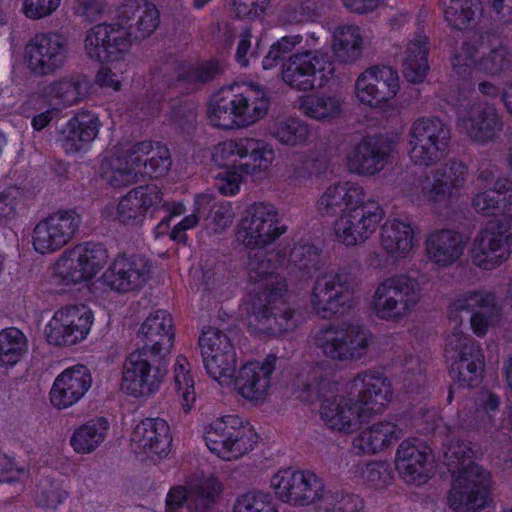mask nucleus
<instances>
[{
	"label": "nucleus",
	"mask_w": 512,
	"mask_h": 512,
	"mask_svg": "<svg viewBox=\"0 0 512 512\" xmlns=\"http://www.w3.org/2000/svg\"><path fill=\"white\" fill-rule=\"evenodd\" d=\"M334 74V65L327 53L321 50L297 52L282 64L283 82L298 91L321 88Z\"/></svg>",
	"instance_id": "nucleus-12"
},
{
	"label": "nucleus",
	"mask_w": 512,
	"mask_h": 512,
	"mask_svg": "<svg viewBox=\"0 0 512 512\" xmlns=\"http://www.w3.org/2000/svg\"><path fill=\"white\" fill-rule=\"evenodd\" d=\"M68 56V38L59 32L37 33L24 47L27 68L37 76H49L61 70Z\"/></svg>",
	"instance_id": "nucleus-16"
},
{
	"label": "nucleus",
	"mask_w": 512,
	"mask_h": 512,
	"mask_svg": "<svg viewBox=\"0 0 512 512\" xmlns=\"http://www.w3.org/2000/svg\"><path fill=\"white\" fill-rule=\"evenodd\" d=\"M427 458L425 448L410 440H404L399 445L396 456V467L404 481L417 484L425 482L428 476Z\"/></svg>",
	"instance_id": "nucleus-43"
},
{
	"label": "nucleus",
	"mask_w": 512,
	"mask_h": 512,
	"mask_svg": "<svg viewBox=\"0 0 512 512\" xmlns=\"http://www.w3.org/2000/svg\"><path fill=\"white\" fill-rule=\"evenodd\" d=\"M233 106L229 88H222L211 101L207 110V117L211 125L222 129L238 127V120Z\"/></svg>",
	"instance_id": "nucleus-50"
},
{
	"label": "nucleus",
	"mask_w": 512,
	"mask_h": 512,
	"mask_svg": "<svg viewBox=\"0 0 512 512\" xmlns=\"http://www.w3.org/2000/svg\"><path fill=\"white\" fill-rule=\"evenodd\" d=\"M99 128L100 122L96 115L78 114L61 129L58 142L66 154L85 152L97 137Z\"/></svg>",
	"instance_id": "nucleus-34"
},
{
	"label": "nucleus",
	"mask_w": 512,
	"mask_h": 512,
	"mask_svg": "<svg viewBox=\"0 0 512 512\" xmlns=\"http://www.w3.org/2000/svg\"><path fill=\"white\" fill-rule=\"evenodd\" d=\"M130 49V33L119 23H101L85 33L84 51L93 61H115Z\"/></svg>",
	"instance_id": "nucleus-21"
},
{
	"label": "nucleus",
	"mask_w": 512,
	"mask_h": 512,
	"mask_svg": "<svg viewBox=\"0 0 512 512\" xmlns=\"http://www.w3.org/2000/svg\"><path fill=\"white\" fill-rule=\"evenodd\" d=\"M473 456L474 451L468 441L452 438L445 445V463L453 475L474 463L472 461Z\"/></svg>",
	"instance_id": "nucleus-60"
},
{
	"label": "nucleus",
	"mask_w": 512,
	"mask_h": 512,
	"mask_svg": "<svg viewBox=\"0 0 512 512\" xmlns=\"http://www.w3.org/2000/svg\"><path fill=\"white\" fill-rule=\"evenodd\" d=\"M379 243L382 250L395 261L406 259L416 247L414 229L405 221L388 220L381 227Z\"/></svg>",
	"instance_id": "nucleus-38"
},
{
	"label": "nucleus",
	"mask_w": 512,
	"mask_h": 512,
	"mask_svg": "<svg viewBox=\"0 0 512 512\" xmlns=\"http://www.w3.org/2000/svg\"><path fill=\"white\" fill-rule=\"evenodd\" d=\"M391 151V145L383 140L373 137L362 138L347 152L346 168L357 176H375L387 165Z\"/></svg>",
	"instance_id": "nucleus-25"
},
{
	"label": "nucleus",
	"mask_w": 512,
	"mask_h": 512,
	"mask_svg": "<svg viewBox=\"0 0 512 512\" xmlns=\"http://www.w3.org/2000/svg\"><path fill=\"white\" fill-rule=\"evenodd\" d=\"M276 361V356L268 355L262 362L254 361L243 365L233 383L239 394L251 401H263L271 386V375Z\"/></svg>",
	"instance_id": "nucleus-31"
},
{
	"label": "nucleus",
	"mask_w": 512,
	"mask_h": 512,
	"mask_svg": "<svg viewBox=\"0 0 512 512\" xmlns=\"http://www.w3.org/2000/svg\"><path fill=\"white\" fill-rule=\"evenodd\" d=\"M399 90V78L389 66H373L362 72L355 82V95L364 105L377 107L393 99Z\"/></svg>",
	"instance_id": "nucleus-24"
},
{
	"label": "nucleus",
	"mask_w": 512,
	"mask_h": 512,
	"mask_svg": "<svg viewBox=\"0 0 512 512\" xmlns=\"http://www.w3.org/2000/svg\"><path fill=\"white\" fill-rule=\"evenodd\" d=\"M172 435L168 423L161 418H146L140 421L131 434L134 453L151 460L163 459L171 450Z\"/></svg>",
	"instance_id": "nucleus-26"
},
{
	"label": "nucleus",
	"mask_w": 512,
	"mask_h": 512,
	"mask_svg": "<svg viewBox=\"0 0 512 512\" xmlns=\"http://www.w3.org/2000/svg\"><path fill=\"white\" fill-rule=\"evenodd\" d=\"M238 127H249L264 118L270 106L266 90L257 84L229 86Z\"/></svg>",
	"instance_id": "nucleus-30"
},
{
	"label": "nucleus",
	"mask_w": 512,
	"mask_h": 512,
	"mask_svg": "<svg viewBox=\"0 0 512 512\" xmlns=\"http://www.w3.org/2000/svg\"><path fill=\"white\" fill-rule=\"evenodd\" d=\"M86 92V81L79 75H71L45 85L40 91V96L53 110H60L77 104Z\"/></svg>",
	"instance_id": "nucleus-42"
},
{
	"label": "nucleus",
	"mask_w": 512,
	"mask_h": 512,
	"mask_svg": "<svg viewBox=\"0 0 512 512\" xmlns=\"http://www.w3.org/2000/svg\"><path fill=\"white\" fill-rule=\"evenodd\" d=\"M132 148L133 155L139 158V176L160 177L168 172L171 160L166 146L143 141L133 144Z\"/></svg>",
	"instance_id": "nucleus-44"
},
{
	"label": "nucleus",
	"mask_w": 512,
	"mask_h": 512,
	"mask_svg": "<svg viewBox=\"0 0 512 512\" xmlns=\"http://www.w3.org/2000/svg\"><path fill=\"white\" fill-rule=\"evenodd\" d=\"M445 354L454 360L450 374L459 387H472L480 381L484 367L481 347L459 327L447 336Z\"/></svg>",
	"instance_id": "nucleus-14"
},
{
	"label": "nucleus",
	"mask_w": 512,
	"mask_h": 512,
	"mask_svg": "<svg viewBox=\"0 0 512 512\" xmlns=\"http://www.w3.org/2000/svg\"><path fill=\"white\" fill-rule=\"evenodd\" d=\"M119 19L128 25L130 39H144L158 27L159 12L146 0H128L119 9Z\"/></svg>",
	"instance_id": "nucleus-36"
},
{
	"label": "nucleus",
	"mask_w": 512,
	"mask_h": 512,
	"mask_svg": "<svg viewBox=\"0 0 512 512\" xmlns=\"http://www.w3.org/2000/svg\"><path fill=\"white\" fill-rule=\"evenodd\" d=\"M481 11L480 0H449L444 15L451 26L463 29Z\"/></svg>",
	"instance_id": "nucleus-57"
},
{
	"label": "nucleus",
	"mask_w": 512,
	"mask_h": 512,
	"mask_svg": "<svg viewBox=\"0 0 512 512\" xmlns=\"http://www.w3.org/2000/svg\"><path fill=\"white\" fill-rule=\"evenodd\" d=\"M483 189L472 198V207L478 214L489 217L512 210V180L498 178L492 187Z\"/></svg>",
	"instance_id": "nucleus-41"
},
{
	"label": "nucleus",
	"mask_w": 512,
	"mask_h": 512,
	"mask_svg": "<svg viewBox=\"0 0 512 512\" xmlns=\"http://www.w3.org/2000/svg\"><path fill=\"white\" fill-rule=\"evenodd\" d=\"M479 60L478 48L470 43H463L451 58L453 73L463 80L470 79L477 72Z\"/></svg>",
	"instance_id": "nucleus-59"
},
{
	"label": "nucleus",
	"mask_w": 512,
	"mask_h": 512,
	"mask_svg": "<svg viewBox=\"0 0 512 512\" xmlns=\"http://www.w3.org/2000/svg\"><path fill=\"white\" fill-rule=\"evenodd\" d=\"M467 177V166L462 161L451 158L429 173L406 182L401 192L405 198L417 205L442 206L448 204L464 188Z\"/></svg>",
	"instance_id": "nucleus-4"
},
{
	"label": "nucleus",
	"mask_w": 512,
	"mask_h": 512,
	"mask_svg": "<svg viewBox=\"0 0 512 512\" xmlns=\"http://www.w3.org/2000/svg\"><path fill=\"white\" fill-rule=\"evenodd\" d=\"M287 231L277 208L266 202L249 205L243 212L236 229V239L249 249H264Z\"/></svg>",
	"instance_id": "nucleus-10"
},
{
	"label": "nucleus",
	"mask_w": 512,
	"mask_h": 512,
	"mask_svg": "<svg viewBox=\"0 0 512 512\" xmlns=\"http://www.w3.org/2000/svg\"><path fill=\"white\" fill-rule=\"evenodd\" d=\"M358 285L353 274L345 269L321 273L314 280L309 301L315 315L331 319L353 309L358 303Z\"/></svg>",
	"instance_id": "nucleus-7"
},
{
	"label": "nucleus",
	"mask_w": 512,
	"mask_h": 512,
	"mask_svg": "<svg viewBox=\"0 0 512 512\" xmlns=\"http://www.w3.org/2000/svg\"><path fill=\"white\" fill-rule=\"evenodd\" d=\"M173 382L183 410L189 412L195 403L196 393L190 364L184 356H178L176 359L173 368Z\"/></svg>",
	"instance_id": "nucleus-51"
},
{
	"label": "nucleus",
	"mask_w": 512,
	"mask_h": 512,
	"mask_svg": "<svg viewBox=\"0 0 512 512\" xmlns=\"http://www.w3.org/2000/svg\"><path fill=\"white\" fill-rule=\"evenodd\" d=\"M144 347L163 356L171 353L174 345L172 316L166 310L151 313L140 328Z\"/></svg>",
	"instance_id": "nucleus-39"
},
{
	"label": "nucleus",
	"mask_w": 512,
	"mask_h": 512,
	"mask_svg": "<svg viewBox=\"0 0 512 512\" xmlns=\"http://www.w3.org/2000/svg\"><path fill=\"white\" fill-rule=\"evenodd\" d=\"M316 207L323 216L340 211L333 224V232L336 241L347 247L363 245L377 231L385 217L379 202L367 198L364 186L349 180L326 187Z\"/></svg>",
	"instance_id": "nucleus-1"
},
{
	"label": "nucleus",
	"mask_w": 512,
	"mask_h": 512,
	"mask_svg": "<svg viewBox=\"0 0 512 512\" xmlns=\"http://www.w3.org/2000/svg\"><path fill=\"white\" fill-rule=\"evenodd\" d=\"M82 215L76 209H59L42 218L32 231V245L40 254L60 251L79 233Z\"/></svg>",
	"instance_id": "nucleus-15"
},
{
	"label": "nucleus",
	"mask_w": 512,
	"mask_h": 512,
	"mask_svg": "<svg viewBox=\"0 0 512 512\" xmlns=\"http://www.w3.org/2000/svg\"><path fill=\"white\" fill-rule=\"evenodd\" d=\"M208 375L221 386H230L234 383L236 373V352L220 354L203 359Z\"/></svg>",
	"instance_id": "nucleus-55"
},
{
	"label": "nucleus",
	"mask_w": 512,
	"mask_h": 512,
	"mask_svg": "<svg viewBox=\"0 0 512 512\" xmlns=\"http://www.w3.org/2000/svg\"><path fill=\"white\" fill-rule=\"evenodd\" d=\"M320 416L331 430L351 434L358 431L368 420L353 395H336L324 398L320 407Z\"/></svg>",
	"instance_id": "nucleus-27"
},
{
	"label": "nucleus",
	"mask_w": 512,
	"mask_h": 512,
	"mask_svg": "<svg viewBox=\"0 0 512 512\" xmlns=\"http://www.w3.org/2000/svg\"><path fill=\"white\" fill-rule=\"evenodd\" d=\"M92 385V376L84 365L65 369L54 380L50 390L51 404L57 409H66L79 402Z\"/></svg>",
	"instance_id": "nucleus-28"
},
{
	"label": "nucleus",
	"mask_w": 512,
	"mask_h": 512,
	"mask_svg": "<svg viewBox=\"0 0 512 512\" xmlns=\"http://www.w3.org/2000/svg\"><path fill=\"white\" fill-rule=\"evenodd\" d=\"M289 263L304 276H311L321 267L320 252L311 244H296L289 254Z\"/></svg>",
	"instance_id": "nucleus-58"
},
{
	"label": "nucleus",
	"mask_w": 512,
	"mask_h": 512,
	"mask_svg": "<svg viewBox=\"0 0 512 512\" xmlns=\"http://www.w3.org/2000/svg\"><path fill=\"white\" fill-rule=\"evenodd\" d=\"M138 160L133 155L132 145L125 150L114 147L100 164V177L115 188L132 185L139 177Z\"/></svg>",
	"instance_id": "nucleus-33"
},
{
	"label": "nucleus",
	"mask_w": 512,
	"mask_h": 512,
	"mask_svg": "<svg viewBox=\"0 0 512 512\" xmlns=\"http://www.w3.org/2000/svg\"><path fill=\"white\" fill-rule=\"evenodd\" d=\"M255 433L235 415L223 416L205 428L208 449L219 458L232 461L249 452L255 443Z\"/></svg>",
	"instance_id": "nucleus-11"
},
{
	"label": "nucleus",
	"mask_w": 512,
	"mask_h": 512,
	"mask_svg": "<svg viewBox=\"0 0 512 512\" xmlns=\"http://www.w3.org/2000/svg\"><path fill=\"white\" fill-rule=\"evenodd\" d=\"M374 343L372 333L358 322L342 321L319 328L314 345L332 361L356 362L364 358Z\"/></svg>",
	"instance_id": "nucleus-6"
},
{
	"label": "nucleus",
	"mask_w": 512,
	"mask_h": 512,
	"mask_svg": "<svg viewBox=\"0 0 512 512\" xmlns=\"http://www.w3.org/2000/svg\"><path fill=\"white\" fill-rule=\"evenodd\" d=\"M512 253V218L490 221L473 239L471 261L485 271H492L506 262Z\"/></svg>",
	"instance_id": "nucleus-13"
},
{
	"label": "nucleus",
	"mask_w": 512,
	"mask_h": 512,
	"mask_svg": "<svg viewBox=\"0 0 512 512\" xmlns=\"http://www.w3.org/2000/svg\"><path fill=\"white\" fill-rule=\"evenodd\" d=\"M465 242L460 233L452 229H438L427 235L425 251L428 259L440 268L456 263L463 255Z\"/></svg>",
	"instance_id": "nucleus-35"
},
{
	"label": "nucleus",
	"mask_w": 512,
	"mask_h": 512,
	"mask_svg": "<svg viewBox=\"0 0 512 512\" xmlns=\"http://www.w3.org/2000/svg\"><path fill=\"white\" fill-rule=\"evenodd\" d=\"M27 351V339L17 328H6L0 331V365H15Z\"/></svg>",
	"instance_id": "nucleus-52"
},
{
	"label": "nucleus",
	"mask_w": 512,
	"mask_h": 512,
	"mask_svg": "<svg viewBox=\"0 0 512 512\" xmlns=\"http://www.w3.org/2000/svg\"><path fill=\"white\" fill-rule=\"evenodd\" d=\"M427 37L421 33L416 34L407 44L403 56V74L411 83H420L426 77L428 65Z\"/></svg>",
	"instance_id": "nucleus-48"
},
{
	"label": "nucleus",
	"mask_w": 512,
	"mask_h": 512,
	"mask_svg": "<svg viewBox=\"0 0 512 512\" xmlns=\"http://www.w3.org/2000/svg\"><path fill=\"white\" fill-rule=\"evenodd\" d=\"M94 321L86 306L68 305L58 309L45 327L49 343L74 345L88 336Z\"/></svg>",
	"instance_id": "nucleus-20"
},
{
	"label": "nucleus",
	"mask_w": 512,
	"mask_h": 512,
	"mask_svg": "<svg viewBox=\"0 0 512 512\" xmlns=\"http://www.w3.org/2000/svg\"><path fill=\"white\" fill-rule=\"evenodd\" d=\"M213 157L219 165L234 164L238 159H247L238 169L242 173L250 174L256 170L267 169L274 159V150L264 140L241 137L218 144Z\"/></svg>",
	"instance_id": "nucleus-19"
},
{
	"label": "nucleus",
	"mask_w": 512,
	"mask_h": 512,
	"mask_svg": "<svg viewBox=\"0 0 512 512\" xmlns=\"http://www.w3.org/2000/svg\"><path fill=\"white\" fill-rule=\"evenodd\" d=\"M457 125L472 142L485 145L500 138L504 119L494 104L479 102L459 115Z\"/></svg>",
	"instance_id": "nucleus-22"
},
{
	"label": "nucleus",
	"mask_w": 512,
	"mask_h": 512,
	"mask_svg": "<svg viewBox=\"0 0 512 512\" xmlns=\"http://www.w3.org/2000/svg\"><path fill=\"white\" fill-rule=\"evenodd\" d=\"M233 512H279L272 496L263 492H248L238 497Z\"/></svg>",
	"instance_id": "nucleus-62"
},
{
	"label": "nucleus",
	"mask_w": 512,
	"mask_h": 512,
	"mask_svg": "<svg viewBox=\"0 0 512 512\" xmlns=\"http://www.w3.org/2000/svg\"><path fill=\"white\" fill-rule=\"evenodd\" d=\"M449 318L457 326V313L468 312L473 333L483 337L489 327L499 316V304L496 293L485 288H478L458 292L454 295L448 306Z\"/></svg>",
	"instance_id": "nucleus-18"
},
{
	"label": "nucleus",
	"mask_w": 512,
	"mask_h": 512,
	"mask_svg": "<svg viewBox=\"0 0 512 512\" xmlns=\"http://www.w3.org/2000/svg\"><path fill=\"white\" fill-rule=\"evenodd\" d=\"M162 202L161 189L155 184L135 187L120 198L116 218L125 225H139L149 209H157Z\"/></svg>",
	"instance_id": "nucleus-32"
},
{
	"label": "nucleus",
	"mask_w": 512,
	"mask_h": 512,
	"mask_svg": "<svg viewBox=\"0 0 512 512\" xmlns=\"http://www.w3.org/2000/svg\"><path fill=\"white\" fill-rule=\"evenodd\" d=\"M150 266L141 256H118L103 274L104 284L125 293L140 288L148 279Z\"/></svg>",
	"instance_id": "nucleus-29"
},
{
	"label": "nucleus",
	"mask_w": 512,
	"mask_h": 512,
	"mask_svg": "<svg viewBox=\"0 0 512 512\" xmlns=\"http://www.w3.org/2000/svg\"><path fill=\"white\" fill-rule=\"evenodd\" d=\"M402 379L405 389L413 392L416 388L424 383V366L420 358L413 354L407 353L401 359Z\"/></svg>",
	"instance_id": "nucleus-64"
},
{
	"label": "nucleus",
	"mask_w": 512,
	"mask_h": 512,
	"mask_svg": "<svg viewBox=\"0 0 512 512\" xmlns=\"http://www.w3.org/2000/svg\"><path fill=\"white\" fill-rule=\"evenodd\" d=\"M422 299L423 287L417 278L396 274L377 284L369 308L377 319L396 323L409 317Z\"/></svg>",
	"instance_id": "nucleus-5"
},
{
	"label": "nucleus",
	"mask_w": 512,
	"mask_h": 512,
	"mask_svg": "<svg viewBox=\"0 0 512 512\" xmlns=\"http://www.w3.org/2000/svg\"><path fill=\"white\" fill-rule=\"evenodd\" d=\"M54 275L64 285L89 280L73 248L63 252L57 259L54 265Z\"/></svg>",
	"instance_id": "nucleus-53"
},
{
	"label": "nucleus",
	"mask_w": 512,
	"mask_h": 512,
	"mask_svg": "<svg viewBox=\"0 0 512 512\" xmlns=\"http://www.w3.org/2000/svg\"><path fill=\"white\" fill-rule=\"evenodd\" d=\"M203 359L235 352L229 336L216 328H208L199 338Z\"/></svg>",
	"instance_id": "nucleus-61"
},
{
	"label": "nucleus",
	"mask_w": 512,
	"mask_h": 512,
	"mask_svg": "<svg viewBox=\"0 0 512 512\" xmlns=\"http://www.w3.org/2000/svg\"><path fill=\"white\" fill-rule=\"evenodd\" d=\"M246 272L258 296L249 325L274 336L292 331L296 327L295 309L287 300L288 286L285 278L277 273L275 256L264 251L249 253Z\"/></svg>",
	"instance_id": "nucleus-2"
},
{
	"label": "nucleus",
	"mask_w": 512,
	"mask_h": 512,
	"mask_svg": "<svg viewBox=\"0 0 512 512\" xmlns=\"http://www.w3.org/2000/svg\"><path fill=\"white\" fill-rule=\"evenodd\" d=\"M221 484L214 477L203 479L199 485L188 490V509L194 512L208 510L221 493Z\"/></svg>",
	"instance_id": "nucleus-54"
},
{
	"label": "nucleus",
	"mask_w": 512,
	"mask_h": 512,
	"mask_svg": "<svg viewBox=\"0 0 512 512\" xmlns=\"http://www.w3.org/2000/svg\"><path fill=\"white\" fill-rule=\"evenodd\" d=\"M165 357L148 348L131 352L123 363L121 389L134 397L158 391L167 373Z\"/></svg>",
	"instance_id": "nucleus-9"
},
{
	"label": "nucleus",
	"mask_w": 512,
	"mask_h": 512,
	"mask_svg": "<svg viewBox=\"0 0 512 512\" xmlns=\"http://www.w3.org/2000/svg\"><path fill=\"white\" fill-rule=\"evenodd\" d=\"M508 49L502 45L490 50L488 54H480L477 72L489 76H495L504 71L508 66Z\"/></svg>",
	"instance_id": "nucleus-63"
},
{
	"label": "nucleus",
	"mask_w": 512,
	"mask_h": 512,
	"mask_svg": "<svg viewBox=\"0 0 512 512\" xmlns=\"http://www.w3.org/2000/svg\"><path fill=\"white\" fill-rule=\"evenodd\" d=\"M109 429L110 423L106 418H92L74 430L69 443L77 454H90L105 441Z\"/></svg>",
	"instance_id": "nucleus-46"
},
{
	"label": "nucleus",
	"mask_w": 512,
	"mask_h": 512,
	"mask_svg": "<svg viewBox=\"0 0 512 512\" xmlns=\"http://www.w3.org/2000/svg\"><path fill=\"white\" fill-rule=\"evenodd\" d=\"M402 436L403 429L401 427L392 421L383 420L362 430L353 439V448L358 453L375 454L389 448Z\"/></svg>",
	"instance_id": "nucleus-40"
},
{
	"label": "nucleus",
	"mask_w": 512,
	"mask_h": 512,
	"mask_svg": "<svg viewBox=\"0 0 512 512\" xmlns=\"http://www.w3.org/2000/svg\"><path fill=\"white\" fill-rule=\"evenodd\" d=\"M346 392L355 398L367 418L384 411L392 399L389 380L380 373L366 370L356 374L345 385Z\"/></svg>",
	"instance_id": "nucleus-23"
},
{
	"label": "nucleus",
	"mask_w": 512,
	"mask_h": 512,
	"mask_svg": "<svg viewBox=\"0 0 512 512\" xmlns=\"http://www.w3.org/2000/svg\"><path fill=\"white\" fill-rule=\"evenodd\" d=\"M364 50V37L359 26L344 24L333 31L332 52L338 62L354 63Z\"/></svg>",
	"instance_id": "nucleus-45"
},
{
	"label": "nucleus",
	"mask_w": 512,
	"mask_h": 512,
	"mask_svg": "<svg viewBox=\"0 0 512 512\" xmlns=\"http://www.w3.org/2000/svg\"><path fill=\"white\" fill-rule=\"evenodd\" d=\"M451 141L449 126L435 116L415 119L407 133V152L416 165L431 166L448 152Z\"/></svg>",
	"instance_id": "nucleus-8"
},
{
	"label": "nucleus",
	"mask_w": 512,
	"mask_h": 512,
	"mask_svg": "<svg viewBox=\"0 0 512 512\" xmlns=\"http://www.w3.org/2000/svg\"><path fill=\"white\" fill-rule=\"evenodd\" d=\"M73 249L89 280L99 273L107 263L108 252L102 244L86 242L76 245Z\"/></svg>",
	"instance_id": "nucleus-56"
},
{
	"label": "nucleus",
	"mask_w": 512,
	"mask_h": 512,
	"mask_svg": "<svg viewBox=\"0 0 512 512\" xmlns=\"http://www.w3.org/2000/svg\"><path fill=\"white\" fill-rule=\"evenodd\" d=\"M269 133L279 143L287 146L305 144L311 134L310 127L304 121L293 118H278L269 125Z\"/></svg>",
	"instance_id": "nucleus-49"
},
{
	"label": "nucleus",
	"mask_w": 512,
	"mask_h": 512,
	"mask_svg": "<svg viewBox=\"0 0 512 512\" xmlns=\"http://www.w3.org/2000/svg\"><path fill=\"white\" fill-rule=\"evenodd\" d=\"M336 385L331 379L330 370L324 365L316 364L301 369L293 381V392L304 402H314L333 392Z\"/></svg>",
	"instance_id": "nucleus-37"
},
{
	"label": "nucleus",
	"mask_w": 512,
	"mask_h": 512,
	"mask_svg": "<svg viewBox=\"0 0 512 512\" xmlns=\"http://www.w3.org/2000/svg\"><path fill=\"white\" fill-rule=\"evenodd\" d=\"M489 473L476 463L453 475L448 504L456 512H480L488 505Z\"/></svg>",
	"instance_id": "nucleus-17"
},
{
	"label": "nucleus",
	"mask_w": 512,
	"mask_h": 512,
	"mask_svg": "<svg viewBox=\"0 0 512 512\" xmlns=\"http://www.w3.org/2000/svg\"><path fill=\"white\" fill-rule=\"evenodd\" d=\"M344 101L335 94H309L300 97L299 109L307 117L320 122H331L343 113Z\"/></svg>",
	"instance_id": "nucleus-47"
},
{
	"label": "nucleus",
	"mask_w": 512,
	"mask_h": 512,
	"mask_svg": "<svg viewBox=\"0 0 512 512\" xmlns=\"http://www.w3.org/2000/svg\"><path fill=\"white\" fill-rule=\"evenodd\" d=\"M275 495L295 507L315 505L324 512H360L359 497L326 489L324 481L310 470L283 469L270 480Z\"/></svg>",
	"instance_id": "nucleus-3"
}]
</instances>
